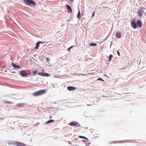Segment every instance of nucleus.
I'll return each instance as SVG.
<instances>
[{
  "label": "nucleus",
  "mask_w": 146,
  "mask_h": 146,
  "mask_svg": "<svg viewBox=\"0 0 146 146\" xmlns=\"http://www.w3.org/2000/svg\"><path fill=\"white\" fill-rule=\"evenodd\" d=\"M68 143L69 144H71V145H72V143L70 142V141H69L68 142Z\"/></svg>",
  "instance_id": "c756f323"
},
{
  "label": "nucleus",
  "mask_w": 146,
  "mask_h": 146,
  "mask_svg": "<svg viewBox=\"0 0 146 146\" xmlns=\"http://www.w3.org/2000/svg\"><path fill=\"white\" fill-rule=\"evenodd\" d=\"M42 72H38V74L40 76H43L48 77L50 76V74H49L43 72L44 71V69H42Z\"/></svg>",
  "instance_id": "7ed1b4c3"
},
{
  "label": "nucleus",
  "mask_w": 146,
  "mask_h": 146,
  "mask_svg": "<svg viewBox=\"0 0 146 146\" xmlns=\"http://www.w3.org/2000/svg\"><path fill=\"white\" fill-rule=\"evenodd\" d=\"M116 36L118 38H120L121 37V35H119L117 33Z\"/></svg>",
  "instance_id": "4be33fe9"
},
{
  "label": "nucleus",
  "mask_w": 146,
  "mask_h": 146,
  "mask_svg": "<svg viewBox=\"0 0 146 146\" xmlns=\"http://www.w3.org/2000/svg\"><path fill=\"white\" fill-rule=\"evenodd\" d=\"M17 106L19 107H23V105L21 104H17Z\"/></svg>",
  "instance_id": "f3484780"
},
{
  "label": "nucleus",
  "mask_w": 146,
  "mask_h": 146,
  "mask_svg": "<svg viewBox=\"0 0 146 146\" xmlns=\"http://www.w3.org/2000/svg\"><path fill=\"white\" fill-rule=\"evenodd\" d=\"M113 56L112 55L110 54V55L109 58V61H111L112 58H113Z\"/></svg>",
  "instance_id": "a211bd4d"
},
{
  "label": "nucleus",
  "mask_w": 146,
  "mask_h": 146,
  "mask_svg": "<svg viewBox=\"0 0 146 146\" xmlns=\"http://www.w3.org/2000/svg\"><path fill=\"white\" fill-rule=\"evenodd\" d=\"M71 1H74V0H70Z\"/></svg>",
  "instance_id": "7c9ffc66"
},
{
  "label": "nucleus",
  "mask_w": 146,
  "mask_h": 146,
  "mask_svg": "<svg viewBox=\"0 0 146 146\" xmlns=\"http://www.w3.org/2000/svg\"><path fill=\"white\" fill-rule=\"evenodd\" d=\"M37 70H34L32 72V73L33 74V75H35L37 73Z\"/></svg>",
  "instance_id": "412c9836"
},
{
  "label": "nucleus",
  "mask_w": 146,
  "mask_h": 146,
  "mask_svg": "<svg viewBox=\"0 0 146 146\" xmlns=\"http://www.w3.org/2000/svg\"><path fill=\"white\" fill-rule=\"evenodd\" d=\"M11 65L12 66H13L14 67L17 68H20V66L16 65L15 64H14L13 63H12Z\"/></svg>",
  "instance_id": "f8f14e48"
},
{
  "label": "nucleus",
  "mask_w": 146,
  "mask_h": 146,
  "mask_svg": "<svg viewBox=\"0 0 146 146\" xmlns=\"http://www.w3.org/2000/svg\"><path fill=\"white\" fill-rule=\"evenodd\" d=\"M69 125L71 126H76V127H80V126L78 123L76 121H72L69 123Z\"/></svg>",
  "instance_id": "20e7f679"
},
{
  "label": "nucleus",
  "mask_w": 146,
  "mask_h": 146,
  "mask_svg": "<svg viewBox=\"0 0 146 146\" xmlns=\"http://www.w3.org/2000/svg\"><path fill=\"white\" fill-rule=\"evenodd\" d=\"M67 89L69 91H70L75 90L76 88L74 87L69 86L68 87Z\"/></svg>",
  "instance_id": "1a4fd4ad"
},
{
  "label": "nucleus",
  "mask_w": 146,
  "mask_h": 146,
  "mask_svg": "<svg viewBox=\"0 0 146 146\" xmlns=\"http://www.w3.org/2000/svg\"><path fill=\"white\" fill-rule=\"evenodd\" d=\"M94 13H95V12H94L93 14L92 15V17L94 16Z\"/></svg>",
  "instance_id": "cd10ccee"
},
{
  "label": "nucleus",
  "mask_w": 146,
  "mask_h": 146,
  "mask_svg": "<svg viewBox=\"0 0 146 146\" xmlns=\"http://www.w3.org/2000/svg\"><path fill=\"white\" fill-rule=\"evenodd\" d=\"M77 17L78 18H80L81 17V14L80 11H79V12H78Z\"/></svg>",
  "instance_id": "dca6fc26"
},
{
  "label": "nucleus",
  "mask_w": 146,
  "mask_h": 146,
  "mask_svg": "<svg viewBox=\"0 0 146 146\" xmlns=\"http://www.w3.org/2000/svg\"><path fill=\"white\" fill-rule=\"evenodd\" d=\"M131 25L133 26V27L134 29H136L137 28V24L135 23L134 22L132 21L131 22Z\"/></svg>",
  "instance_id": "9b49d317"
},
{
  "label": "nucleus",
  "mask_w": 146,
  "mask_h": 146,
  "mask_svg": "<svg viewBox=\"0 0 146 146\" xmlns=\"http://www.w3.org/2000/svg\"><path fill=\"white\" fill-rule=\"evenodd\" d=\"M97 45V44L94 43H90V46H96Z\"/></svg>",
  "instance_id": "2eb2a0df"
},
{
  "label": "nucleus",
  "mask_w": 146,
  "mask_h": 146,
  "mask_svg": "<svg viewBox=\"0 0 146 146\" xmlns=\"http://www.w3.org/2000/svg\"><path fill=\"white\" fill-rule=\"evenodd\" d=\"M23 2L26 5H36L35 3L32 0H23Z\"/></svg>",
  "instance_id": "f03ea898"
},
{
  "label": "nucleus",
  "mask_w": 146,
  "mask_h": 146,
  "mask_svg": "<svg viewBox=\"0 0 146 146\" xmlns=\"http://www.w3.org/2000/svg\"><path fill=\"white\" fill-rule=\"evenodd\" d=\"M143 12V9L142 7L140 8L139 9L138 11V14L141 17L143 15L142 13Z\"/></svg>",
  "instance_id": "423d86ee"
},
{
  "label": "nucleus",
  "mask_w": 146,
  "mask_h": 146,
  "mask_svg": "<svg viewBox=\"0 0 146 146\" xmlns=\"http://www.w3.org/2000/svg\"><path fill=\"white\" fill-rule=\"evenodd\" d=\"M46 92L45 90H41L35 92L33 94V95L34 96H37L41 95L44 94Z\"/></svg>",
  "instance_id": "f257e3e1"
},
{
  "label": "nucleus",
  "mask_w": 146,
  "mask_h": 146,
  "mask_svg": "<svg viewBox=\"0 0 146 146\" xmlns=\"http://www.w3.org/2000/svg\"><path fill=\"white\" fill-rule=\"evenodd\" d=\"M136 24L137 26L139 28H141L142 27V24L140 20H137L136 22Z\"/></svg>",
  "instance_id": "6e6552de"
},
{
  "label": "nucleus",
  "mask_w": 146,
  "mask_h": 146,
  "mask_svg": "<svg viewBox=\"0 0 146 146\" xmlns=\"http://www.w3.org/2000/svg\"><path fill=\"white\" fill-rule=\"evenodd\" d=\"M15 145H16L17 146H25V144L20 142L19 141H16L15 142Z\"/></svg>",
  "instance_id": "39448f33"
},
{
  "label": "nucleus",
  "mask_w": 146,
  "mask_h": 146,
  "mask_svg": "<svg viewBox=\"0 0 146 146\" xmlns=\"http://www.w3.org/2000/svg\"><path fill=\"white\" fill-rule=\"evenodd\" d=\"M46 60L47 61H49L50 60V59L49 58H46Z\"/></svg>",
  "instance_id": "393cba45"
},
{
  "label": "nucleus",
  "mask_w": 146,
  "mask_h": 146,
  "mask_svg": "<svg viewBox=\"0 0 146 146\" xmlns=\"http://www.w3.org/2000/svg\"><path fill=\"white\" fill-rule=\"evenodd\" d=\"M79 138H83V139H85L86 140H88V139L86 137H84V136H79Z\"/></svg>",
  "instance_id": "6ab92c4d"
},
{
  "label": "nucleus",
  "mask_w": 146,
  "mask_h": 146,
  "mask_svg": "<svg viewBox=\"0 0 146 146\" xmlns=\"http://www.w3.org/2000/svg\"><path fill=\"white\" fill-rule=\"evenodd\" d=\"M51 118H52V116H51V115H50V117H49V118L50 119H51Z\"/></svg>",
  "instance_id": "c85d7f7f"
},
{
  "label": "nucleus",
  "mask_w": 146,
  "mask_h": 146,
  "mask_svg": "<svg viewBox=\"0 0 146 146\" xmlns=\"http://www.w3.org/2000/svg\"><path fill=\"white\" fill-rule=\"evenodd\" d=\"M117 53L118 54V55L119 56H120V53L118 51V50L117 51Z\"/></svg>",
  "instance_id": "bb28decb"
},
{
  "label": "nucleus",
  "mask_w": 146,
  "mask_h": 146,
  "mask_svg": "<svg viewBox=\"0 0 146 146\" xmlns=\"http://www.w3.org/2000/svg\"><path fill=\"white\" fill-rule=\"evenodd\" d=\"M98 80H100L101 81H104V80L102 78H100L98 79Z\"/></svg>",
  "instance_id": "a878e982"
},
{
  "label": "nucleus",
  "mask_w": 146,
  "mask_h": 146,
  "mask_svg": "<svg viewBox=\"0 0 146 146\" xmlns=\"http://www.w3.org/2000/svg\"><path fill=\"white\" fill-rule=\"evenodd\" d=\"M20 73L21 76L23 77L26 76L27 75V74L26 73L25 71L24 70L20 71Z\"/></svg>",
  "instance_id": "0eeeda50"
},
{
  "label": "nucleus",
  "mask_w": 146,
  "mask_h": 146,
  "mask_svg": "<svg viewBox=\"0 0 146 146\" xmlns=\"http://www.w3.org/2000/svg\"><path fill=\"white\" fill-rule=\"evenodd\" d=\"M5 102L7 104H12L13 103L10 102L5 101Z\"/></svg>",
  "instance_id": "b1692460"
},
{
  "label": "nucleus",
  "mask_w": 146,
  "mask_h": 146,
  "mask_svg": "<svg viewBox=\"0 0 146 146\" xmlns=\"http://www.w3.org/2000/svg\"><path fill=\"white\" fill-rule=\"evenodd\" d=\"M8 144H9V145H15V142H13V141H9L8 142Z\"/></svg>",
  "instance_id": "4468645a"
},
{
  "label": "nucleus",
  "mask_w": 146,
  "mask_h": 146,
  "mask_svg": "<svg viewBox=\"0 0 146 146\" xmlns=\"http://www.w3.org/2000/svg\"><path fill=\"white\" fill-rule=\"evenodd\" d=\"M73 47V46H71L69 48H68L67 50L68 51H70V50Z\"/></svg>",
  "instance_id": "5701e85b"
},
{
  "label": "nucleus",
  "mask_w": 146,
  "mask_h": 146,
  "mask_svg": "<svg viewBox=\"0 0 146 146\" xmlns=\"http://www.w3.org/2000/svg\"><path fill=\"white\" fill-rule=\"evenodd\" d=\"M66 7L68 11H69L70 13H72V11L71 7L68 5H66Z\"/></svg>",
  "instance_id": "9d476101"
},
{
  "label": "nucleus",
  "mask_w": 146,
  "mask_h": 146,
  "mask_svg": "<svg viewBox=\"0 0 146 146\" xmlns=\"http://www.w3.org/2000/svg\"><path fill=\"white\" fill-rule=\"evenodd\" d=\"M54 120H49L47 121L46 122V123H51V122H54Z\"/></svg>",
  "instance_id": "aec40b11"
},
{
  "label": "nucleus",
  "mask_w": 146,
  "mask_h": 146,
  "mask_svg": "<svg viewBox=\"0 0 146 146\" xmlns=\"http://www.w3.org/2000/svg\"><path fill=\"white\" fill-rule=\"evenodd\" d=\"M40 43V42H38L36 44L35 49H37L38 48V47L39 46V44Z\"/></svg>",
  "instance_id": "ddd939ff"
}]
</instances>
